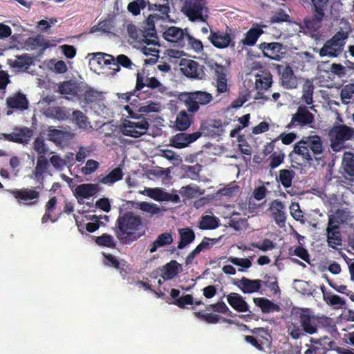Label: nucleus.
Listing matches in <instances>:
<instances>
[{"instance_id":"f257e3e1","label":"nucleus","mask_w":354,"mask_h":354,"mask_svg":"<svg viewBox=\"0 0 354 354\" xmlns=\"http://www.w3.org/2000/svg\"><path fill=\"white\" fill-rule=\"evenodd\" d=\"M324 141L318 135L304 137L293 146L288 154L291 163L301 166L320 160L324 152Z\"/></svg>"},{"instance_id":"f03ea898","label":"nucleus","mask_w":354,"mask_h":354,"mask_svg":"<svg viewBox=\"0 0 354 354\" xmlns=\"http://www.w3.org/2000/svg\"><path fill=\"white\" fill-rule=\"evenodd\" d=\"M143 224L140 216L132 212L120 215L113 228L117 239L122 244L130 245L144 234Z\"/></svg>"},{"instance_id":"7ed1b4c3","label":"nucleus","mask_w":354,"mask_h":354,"mask_svg":"<svg viewBox=\"0 0 354 354\" xmlns=\"http://www.w3.org/2000/svg\"><path fill=\"white\" fill-rule=\"evenodd\" d=\"M347 25L345 30L341 28L340 30L337 32L330 39H328L323 46L319 49V56L328 57H337L344 51V46L346 40L348 38L350 32L351 31V27Z\"/></svg>"},{"instance_id":"20e7f679","label":"nucleus","mask_w":354,"mask_h":354,"mask_svg":"<svg viewBox=\"0 0 354 354\" xmlns=\"http://www.w3.org/2000/svg\"><path fill=\"white\" fill-rule=\"evenodd\" d=\"M330 147L335 152H339L344 148V143L354 138V129L346 124H335L328 133Z\"/></svg>"},{"instance_id":"39448f33","label":"nucleus","mask_w":354,"mask_h":354,"mask_svg":"<svg viewBox=\"0 0 354 354\" xmlns=\"http://www.w3.org/2000/svg\"><path fill=\"white\" fill-rule=\"evenodd\" d=\"M205 0H185L181 7V12L190 21H205Z\"/></svg>"},{"instance_id":"423d86ee","label":"nucleus","mask_w":354,"mask_h":354,"mask_svg":"<svg viewBox=\"0 0 354 354\" xmlns=\"http://www.w3.org/2000/svg\"><path fill=\"white\" fill-rule=\"evenodd\" d=\"M183 96L187 111L192 113L197 112L200 106L207 105L213 100L212 94L203 91L185 93Z\"/></svg>"},{"instance_id":"0eeeda50","label":"nucleus","mask_w":354,"mask_h":354,"mask_svg":"<svg viewBox=\"0 0 354 354\" xmlns=\"http://www.w3.org/2000/svg\"><path fill=\"white\" fill-rule=\"evenodd\" d=\"M41 185L35 188H21L10 190V193L15 197L17 203L26 206H33L37 204L40 197V193L37 189L44 188L42 181Z\"/></svg>"},{"instance_id":"6e6552de","label":"nucleus","mask_w":354,"mask_h":354,"mask_svg":"<svg viewBox=\"0 0 354 354\" xmlns=\"http://www.w3.org/2000/svg\"><path fill=\"white\" fill-rule=\"evenodd\" d=\"M138 121L125 120L120 127V131L124 136L138 138L145 134L149 124L146 118H138Z\"/></svg>"},{"instance_id":"1a4fd4ad","label":"nucleus","mask_w":354,"mask_h":354,"mask_svg":"<svg viewBox=\"0 0 354 354\" xmlns=\"http://www.w3.org/2000/svg\"><path fill=\"white\" fill-rule=\"evenodd\" d=\"M145 86L151 89H156L160 93L166 91V87L156 77H149V73L142 69L141 72L137 73L134 91H141Z\"/></svg>"},{"instance_id":"9d476101","label":"nucleus","mask_w":354,"mask_h":354,"mask_svg":"<svg viewBox=\"0 0 354 354\" xmlns=\"http://www.w3.org/2000/svg\"><path fill=\"white\" fill-rule=\"evenodd\" d=\"M224 126L221 120L209 118L201 122L198 132L201 133V136L215 138L223 134Z\"/></svg>"},{"instance_id":"9b49d317","label":"nucleus","mask_w":354,"mask_h":354,"mask_svg":"<svg viewBox=\"0 0 354 354\" xmlns=\"http://www.w3.org/2000/svg\"><path fill=\"white\" fill-rule=\"evenodd\" d=\"M314 115L309 111L304 105L297 108L295 114L292 115L290 122L287 124V129H292L296 127H305L311 124L314 122Z\"/></svg>"},{"instance_id":"f8f14e48","label":"nucleus","mask_w":354,"mask_h":354,"mask_svg":"<svg viewBox=\"0 0 354 354\" xmlns=\"http://www.w3.org/2000/svg\"><path fill=\"white\" fill-rule=\"evenodd\" d=\"M234 37L232 35L231 30L227 27L226 32H223L219 30H211L208 37L209 40L212 45L217 48H225L228 46L234 47L235 42Z\"/></svg>"},{"instance_id":"ddd939ff","label":"nucleus","mask_w":354,"mask_h":354,"mask_svg":"<svg viewBox=\"0 0 354 354\" xmlns=\"http://www.w3.org/2000/svg\"><path fill=\"white\" fill-rule=\"evenodd\" d=\"M259 48L262 51L264 57L270 59L279 61L283 57L285 49L283 44L279 42H261Z\"/></svg>"},{"instance_id":"4468645a","label":"nucleus","mask_w":354,"mask_h":354,"mask_svg":"<svg viewBox=\"0 0 354 354\" xmlns=\"http://www.w3.org/2000/svg\"><path fill=\"white\" fill-rule=\"evenodd\" d=\"M187 33L186 29L184 31L179 27L171 26L163 32V37L167 41L173 43L174 47L185 48V38Z\"/></svg>"},{"instance_id":"2eb2a0df","label":"nucleus","mask_w":354,"mask_h":354,"mask_svg":"<svg viewBox=\"0 0 354 354\" xmlns=\"http://www.w3.org/2000/svg\"><path fill=\"white\" fill-rule=\"evenodd\" d=\"M299 321L305 333L313 335L317 332V324L319 323V320L317 317L311 314L308 308L301 310L299 314Z\"/></svg>"},{"instance_id":"dca6fc26","label":"nucleus","mask_w":354,"mask_h":354,"mask_svg":"<svg viewBox=\"0 0 354 354\" xmlns=\"http://www.w3.org/2000/svg\"><path fill=\"white\" fill-rule=\"evenodd\" d=\"M180 70L187 77L202 79L204 75L203 66L192 59H185L180 63Z\"/></svg>"},{"instance_id":"f3484780","label":"nucleus","mask_w":354,"mask_h":354,"mask_svg":"<svg viewBox=\"0 0 354 354\" xmlns=\"http://www.w3.org/2000/svg\"><path fill=\"white\" fill-rule=\"evenodd\" d=\"M268 210L275 223L280 227H284L286 221V205L275 199L270 203Z\"/></svg>"},{"instance_id":"a211bd4d","label":"nucleus","mask_w":354,"mask_h":354,"mask_svg":"<svg viewBox=\"0 0 354 354\" xmlns=\"http://www.w3.org/2000/svg\"><path fill=\"white\" fill-rule=\"evenodd\" d=\"M276 68L281 75L283 86L288 89L295 88L297 86V80L292 67L287 64H277Z\"/></svg>"},{"instance_id":"6ab92c4d","label":"nucleus","mask_w":354,"mask_h":354,"mask_svg":"<svg viewBox=\"0 0 354 354\" xmlns=\"http://www.w3.org/2000/svg\"><path fill=\"white\" fill-rule=\"evenodd\" d=\"M227 301L229 305L236 311L239 313L249 312L248 315H243L245 318L251 319L252 317L253 314L249 310V305L239 293L231 292L227 295Z\"/></svg>"},{"instance_id":"aec40b11","label":"nucleus","mask_w":354,"mask_h":354,"mask_svg":"<svg viewBox=\"0 0 354 354\" xmlns=\"http://www.w3.org/2000/svg\"><path fill=\"white\" fill-rule=\"evenodd\" d=\"M201 136V133H178L171 138L170 145L176 149H182L195 142Z\"/></svg>"},{"instance_id":"412c9836","label":"nucleus","mask_w":354,"mask_h":354,"mask_svg":"<svg viewBox=\"0 0 354 354\" xmlns=\"http://www.w3.org/2000/svg\"><path fill=\"white\" fill-rule=\"evenodd\" d=\"M74 136L73 133L68 131L51 128H49L48 131V140L59 146L66 145L74 138Z\"/></svg>"},{"instance_id":"4be33fe9","label":"nucleus","mask_w":354,"mask_h":354,"mask_svg":"<svg viewBox=\"0 0 354 354\" xmlns=\"http://www.w3.org/2000/svg\"><path fill=\"white\" fill-rule=\"evenodd\" d=\"M313 15L306 17L304 19V24L310 32H315L317 31L322 26L324 17L325 16L324 12L313 11Z\"/></svg>"},{"instance_id":"5701e85b","label":"nucleus","mask_w":354,"mask_h":354,"mask_svg":"<svg viewBox=\"0 0 354 354\" xmlns=\"http://www.w3.org/2000/svg\"><path fill=\"white\" fill-rule=\"evenodd\" d=\"M262 281L261 279H250L243 277L239 281L237 286L245 294L257 292L261 288Z\"/></svg>"},{"instance_id":"b1692460","label":"nucleus","mask_w":354,"mask_h":354,"mask_svg":"<svg viewBox=\"0 0 354 354\" xmlns=\"http://www.w3.org/2000/svg\"><path fill=\"white\" fill-rule=\"evenodd\" d=\"M6 104L10 109L24 111L28 107V100L24 94L18 92L6 99Z\"/></svg>"},{"instance_id":"393cba45","label":"nucleus","mask_w":354,"mask_h":354,"mask_svg":"<svg viewBox=\"0 0 354 354\" xmlns=\"http://www.w3.org/2000/svg\"><path fill=\"white\" fill-rule=\"evenodd\" d=\"M178 231L180 241L178 243L177 248L178 250H183L194 241L196 235L194 230L188 227L180 228Z\"/></svg>"},{"instance_id":"a878e982","label":"nucleus","mask_w":354,"mask_h":354,"mask_svg":"<svg viewBox=\"0 0 354 354\" xmlns=\"http://www.w3.org/2000/svg\"><path fill=\"white\" fill-rule=\"evenodd\" d=\"M181 265L176 260H171L161 269V277L167 281L174 279L180 272Z\"/></svg>"},{"instance_id":"bb28decb","label":"nucleus","mask_w":354,"mask_h":354,"mask_svg":"<svg viewBox=\"0 0 354 354\" xmlns=\"http://www.w3.org/2000/svg\"><path fill=\"white\" fill-rule=\"evenodd\" d=\"M99 192L97 184L85 183L76 187L75 194L77 196L83 198H89Z\"/></svg>"},{"instance_id":"cd10ccee","label":"nucleus","mask_w":354,"mask_h":354,"mask_svg":"<svg viewBox=\"0 0 354 354\" xmlns=\"http://www.w3.org/2000/svg\"><path fill=\"white\" fill-rule=\"evenodd\" d=\"M32 131L28 127H16L12 133V142L19 144L28 143L32 138Z\"/></svg>"},{"instance_id":"c85d7f7f","label":"nucleus","mask_w":354,"mask_h":354,"mask_svg":"<svg viewBox=\"0 0 354 354\" xmlns=\"http://www.w3.org/2000/svg\"><path fill=\"white\" fill-rule=\"evenodd\" d=\"M193 116L186 111H180L177 115L174 127L180 131L187 130L192 122Z\"/></svg>"},{"instance_id":"c756f323","label":"nucleus","mask_w":354,"mask_h":354,"mask_svg":"<svg viewBox=\"0 0 354 354\" xmlns=\"http://www.w3.org/2000/svg\"><path fill=\"white\" fill-rule=\"evenodd\" d=\"M173 241L174 239L171 232H165L161 233L157 236L156 239L151 244L149 252L153 253L158 248L171 244Z\"/></svg>"},{"instance_id":"7c9ffc66","label":"nucleus","mask_w":354,"mask_h":354,"mask_svg":"<svg viewBox=\"0 0 354 354\" xmlns=\"http://www.w3.org/2000/svg\"><path fill=\"white\" fill-rule=\"evenodd\" d=\"M255 305L259 307L263 313H270L271 312H279V306L265 297H256L253 299Z\"/></svg>"},{"instance_id":"2f4dec72","label":"nucleus","mask_w":354,"mask_h":354,"mask_svg":"<svg viewBox=\"0 0 354 354\" xmlns=\"http://www.w3.org/2000/svg\"><path fill=\"white\" fill-rule=\"evenodd\" d=\"M194 315L197 318H198V319H201L203 321H205V322H206L208 324H216L220 320H222L223 322L227 323V324H234V321L232 319L223 317H221V316H220L218 315H216V314L204 313L203 312L198 311V312H195L194 313Z\"/></svg>"},{"instance_id":"473e14b6","label":"nucleus","mask_w":354,"mask_h":354,"mask_svg":"<svg viewBox=\"0 0 354 354\" xmlns=\"http://www.w3.org/2000/svg\"><path fill=\"white\" fill-rule=\"evenodd\" d=\"M104 257L103 263L106 266L113 268L120 272L124 270V266L126 265L127 261L124 259L119 260L115 256L103 252Z\"/></svg>"},{"instance_id":"72a5a7b5","label":"nucleus","mask_w":354,"mask_h":354,"mask_svg":"<svg viewBox=\"0 0 354 354\" xmlns=\"http://www.w3.org/2000/svg\"><path fill=\"white\" fill-rule=\"evenodd\" d=\"M272 75L268 71H261L257 75L255 85L260 91L268 90L272 85Z\"/></svg>"},{"instance_id":"f704fd0d","label":"nucleus","mask_w":354,"mask_h":354,"mask_svg":"<svg viewBox=\"0 0 354 354\" xmlns=\"http://www.w3.org/2000/svg\"><path fill=\"white\" fill-rule=\"evenodd\" d=\"M123 175L124 174L122 168L118 167L113 169L107 175L99 179L98 183L106 185H111L115 183L122 180Z\"/></svg>"},{"instance_id":"c9c22d12","label":"nucleus","mask_w":354,"mask_h":354,"mask_svg":"<svg viewBox=\"0 0 354 354\" xmlns=\"http://www.w3.org/2000/svg\"><path fill=\"white\" fill-rule=\"evenodd\" d=\"M263 33L260 27L251 28L245 35L241 42L245 46H252L257 41L259 37Z\"/></svg>"},{"instance_id":"e433bc0d","label":"nucleus","mask_w":354,"mask_h":354,"mask_svg":"<svg viewBox=\"0 0 354 354\" xmlns=\"http://www.w3.org/2000/svg\"><path fill=\"white\" fill-rule=\"evenodd\" d=\"M73 121L80 128L84 130L92 129L88 117L81 111L75 110L72 113Z\"/></svg>"},{"instance_id":"4c0bfd02","label":"nucleus","mask_w":354,"mask_h":354,"mask_svg":"<svg viewBox=\"0 0 354 354\" xmlns=\"http://www.w3.org/2000/svg\"><path fill=\"white\" fill-rule=\"evenodd\" d=\"M324 300L327 304L333 306L335 308H343L346 304L345 301L339 295L332 292H325L323 290Z\"/></svg>"},{"instance_id":"58836bf2","label":"nucleus","mask_w":354,"mask_h":354,"mask_svg":"<svg viewBox=\"0 0 354 354\" xmlns=\"http://www.w3.org/2000/svg\"><path fill=\"white\" fill-rule=\"evenodd\" d=\"M32 57L28 54L24 53L21 55L17 56V59H8V64L15 68H22L24 67H28L32 64Z\"/></svg>"},{"instance_id":"ea45409f","label":"nucleus","mask_w":354,"mask_h":354,"mask_svg":"<svg viewBox=\"0 0 354 354\" xmlns=\"http://www.w3.org/2000/svg\"><path fill=\"white\" fill-rule=\"evenodd\" d=\"M295 176V172L293 170L283 169L279 170L277 180L284 188H289L292 186V182Z\"/></svg>"},{"instance_id":"a19ab883","label":"nucleus","mask_w":354,"mask_h":354,"mask_svg":"<svg viewBox=\"0 0 354 354\" xmlns=\"http://www.w3.org/2000/svg\"><path fill=\"white\" fill-rule=\"evenodd\" d=\"M219 225V219L214 216L205 215L201 217L199 227L201 230H214Z\"/></svg>"},{"instance_id":"79ce46f5","label":"nucleus","mask_w":354,"mask_h":354,"mask_svg":"<svg viewBox=\"0 0 354 354\" xmlns=\"http://www.w3.org/2000/svg\"><path fill=\"white\" fill-rule=\"evenodd\" d=\"M251 332L257 337L263 347L270 345L271 337L267 329L264 328H254Z\"/></svg>"},{"instance_id":"37998d69","label":"nucleus","mask_w":354,"mask_h":354,"mask_svg":"<svg viewBox=\"0 0 354 354\" xmlns=\"http://www.w3.org/2000/svg\"><path fill=\"white\" fill-rule=\"evenodd\" d=\"M48 167V162L45 156L39 155L37 158V165L33 171L35 176L39 179L42 176L43 174L45 173Z\"/></svg>"},{"instance_id":"c03bdc74","label":"nucleus","mask_w":354,"mask_h":354,"mask_svg":"<svg viewBox=\"0 0 354 354\" xmlns=\"http://www.w3.org/2000/svg\"><path fill=\"white\" fill-rule=\"evenodd\" d=\"M50 114L55 119L64 121L70 118L71 109L64 106H55L50 109Z\"/></svg>"},{"instance_id":"a18cd8bd","label":"nucleus","mask_w":354,"mask_h":354,"mask_svg":"<svg viewBox=\"0 0 354 354\" xmlns=\"http://www.w3.org/2000/svg\"><path fill=\"white\" fill-rule=\"evenodd\" d=\"M314 91V85L312 82L307 80L303 85L302 100L308 105L313 104V94Z\"/></svg>"},{"instance_id":"49530a36","label":"nucleus","mask_w":354,"mask_h":354,"mask_svg":"<svg viewBox=\"0 0 354 354\" xmlns=\"http://www.w3.org/2000/svg\"><path fill=\"white\" fill-rule=\"evenodd\" d=\"M345 172L350 176H354V153L345 152L343 157Z\"/></svg>"},{"instance_id":"de8ad7c7","label":"nucleus","mask_w":354,"mask_h":354,"mask_svg":"<svg viewBox=\"0 0 354 354\" xmlns=\"http://www.w3.org/2000/svg\"><path fill=\"white\" fill-rule=\"evenodd\" d=\"M95 238V242L99 246L110 248H115L116 247V243L114 241L113 237L110 234L104 233L102 235Z\"/></svg>"},{"instance_id":"09e8293b","label":"nucleus","mask_w":354,"mask_h":354,"mask_svg":"<svg viewBox=\"0 0 354 354\" xmlns=\"http://www.w3.org/2000/svg\"><path fill=\"white\" fill-rule=\"evenodd\" d=\"M58 91L62 95H75L77 93V86L72 81H65L58 86Z\"/></svg>"},{"instance_id":"8fccbe9b","label":"nucleus","mask_w":354,"mask_h":354,"mask_svg":"<svg viewBox=\"0 0 354 354\" xmlns=\"http://www.w3.org/2000/svg\"><path fill=\"white\" fill-rule=\"evenodd\" d=\"M115 68H114V73H117L120 70V66L126 68H131L133 64L132 61L125 55L120 54L115 57Z\"/></svg>"},{"instance_id":"3c124183","label":"nucleus","mask_w":354,"mask_h":354,"mask_svg":"<svg viewBox=\"0 0 354 354\" xmlns=\"http://www.w3.org/2000/svg\"><path fill=\"white\" fill-rule=\"evenodd\" d=\"M48 66L52 71L57 74H64L68 70L67 66L63 60L57 61L55 59H51Z\"/></svg>"},{"instance_id":"603ef678","label":"nucleus","mask_w":354,"mask_h":354,"mask_svg":"<svg viewBox=\"0 0 354 354\" xmlns=\"http://www.w3.org/2000/svg\"><path fill=\"white\" fill-rule=\"evenodd\" d=\"M147 6L145 0H133L127 6V10L132 15L137 16L140 13L141 10H143Z\"/></svg>"},{"instance_id":"864d4df0","label":"nucleus","mask_w":354,"mask_h":354,"mask_svg":"<svg viewBox=\"0 0 354 354\" xmlns=\"http://www.w3.org/2000/svg\"><path fill=\"white\" fill-rule=\"evenodd\" d=\"M289 254L297 256L305 262L310 263V255L308 250L301 245L297 246L294 250L289 249Z\"/></svg>"},{"instance_id":"5fc2aeb1","label":"nucleus","mask_w":354,"mask_h":354,"mask_svg":"<svg viewBox=\"0 0 354 354\" xmlns=\"http://www.w3.org/2000/svg\"><path fill=\"white\" fill-rule=\"evenodd\" d=\"M327 241L330 247L336 248V246L342 245L341 234L339 230L327 232Z\"/></svg>"},{"instance_id":"6e6d98bb","label":"nucleus","mask_w":354,"mask_h":354,"mask_svg":"<svg viewBox=\"0 0 354 354\" xmlns=\"http://www.w3.org/2000/svg\"><path fill=\"white\" fill-rule=\"evenodd\" d=\"M209 307L214 312L226 315L230 317H234L236 315L230 310L227 306L223 301H218L216 304L209 305Z\"/></svg>"},{"instance_id":"4d7b16f0","label":"nucleus","mask_w":354,"mask_h":354,"mask_svg":"<svg viewBox=\"0 0 354 354\" xmlns=\"http://www.w3.org/2000/svg\"><path fill=\"white\" fill-rule=\"evenodd\" d=\"M263 278L266 280L262 281V284L268 288L274 294L280 292L277 277L266 274Z\"/></svg>"},{"instance_id":"13d9d810","label":"nucleus","mask_w":354,"mask_h":354,"mask_svg":"<svg viewBox=\"0 0 354 354\" xmlns=\"http://www.w3.org/2000/svg\"><path fill=\"white\" fill-rule=\"evenodd\" d=\"M191 48L196 52H201L203 50V45L201 40L196 39L189 33L187 34L185 38V47Z\"/></svg>"},{"instance_id":"bf43d9fd","label":"nucleus","mask_w":354,"mask_h":354,"mask_svg":"<svg viewBox=\"0 0 354 354\" xmlns=\"http://www.w3.org/2000/svg\"><path fill=\"white\" fill-rule=\"evenodd\" d=\"M162 4H154L155 10L158 11L160 19H167L169 18V13L170 12V7L169 5V1L167 2L162 1Z\"/></svg>"},{"instance_id":"052dcab7","label":"nucleus","mask_w":354,"mask_h":354,"mask_svg":"<svg viewBox=\"0 0 354 354\" xmlns=\"http://www.w3.org/2000/svg\"><path fill=\"white\" fill-rule=\"evenodd\" d=\"M157 39L158 37L156 29L147 28L144 32V43H145L147 45H155L158 42Z\"/></svg>"},{"instance_id":"680f3d73","label":"nucleus","mask_w":354,"mask_h":354,"mask_svg":"<svg viewBox=\"0 0 354 354\" xmlns=\"http://www.w3.org/2000/svg\"><path fill=\"white\" fill-rule=\"evenodd\" d=\"M285 154L283 152H280L279 153L277 152L272 153L269 157V167L272 169L277 168L283 162Z\"/></svg>"},{"instance_id":"e2e57ef3","label":"nucleus","mask_w":354,"mask_h":354,"mask_svg":"<svg viewBox=\"0 0 354 354\" xmlns=\"http://www.w3.org/2000/svg\"><path fill=\"white\" fill-rule=\"evenodd\" d=\"M99 166L100 164L97 161L88 159L86 162V165L82 167L81 171L84 175H90L94 173L99 168Z\"/></svg>"},{"instance_id":"0e129e2a","label":"nucleus","mask_w":354,"mask_h":354,"mask_svg":"<svg viewBox=\"0 0 354 354\" xmlns=\"http://www.w3.org/2000/svg\"><path fill=\"white\" fill-rule=\"evenodd\" d=\"M171 304L177 306L180 308H184L186 305L194 304V298L192 295L188 294L176 299Z\"/></svg>"},{"instance_id":"69168bd1","label":"nucleus","mask_w":354,"mask_h":354,"mask_svg":"<svg viewBox=\"0 0 354 354\" xmlns=\"http://www.w3.org/2000/svg\"><path fill=\"white\" fill-rule=\"evenodd\" d=\"M227 261L232 264L248 269L251 267L252 262L247 258H238L234 257H230Z\"/></svg>"},{"instance_id":"338daca9","label":"nucleus","mask_w":354,"mask_h":354,"mask_svg":"<svg viewBox=\"0 0 354 354\" xmlns=\"http://www.w3.org/2000/svg\"><path fill=\"white\" fill-rule=\"evenodd\" d=\"M140 209L151 214H157L160 212V209L157 205L147 202H141L139 205Z\"/></svg>"},{"instance_id":"774afa93","label":"nucleus","mask_w":354,"mask_h":354,"mask_svg":"<svg viewBox=\"0 0 354 354\" xmlns=\"http://www.w3.org/2000/svg\"><path fill=\"white\" fill-rule=\"evenodd\" d=\"M297 137V133L294 132H290L288 133H281L274 139V141L281 140L283 145H288L292 143L296 140Z\"/></svg>"}]
</instances>
